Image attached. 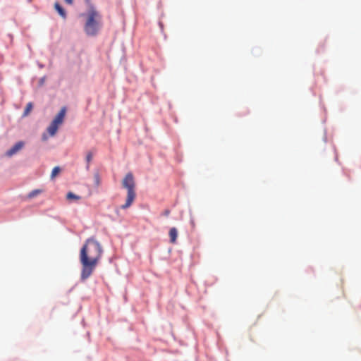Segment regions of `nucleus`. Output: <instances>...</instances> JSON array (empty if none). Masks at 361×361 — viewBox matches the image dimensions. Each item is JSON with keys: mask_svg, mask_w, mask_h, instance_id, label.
I'll list each match as a JSON object with an SVG mask.
<instances>
[{"mask_svg": "<svg viewBox=\"0 0 361 361\" xmlns=\"http://www.w3.org/2000/svg\"><path fill=\"white\" fill-rule=\"evenodd\" d=\"M42 192V190H39V189H37V190H34L32 191H31L27 197L28 198L31 199V198H33L35 197V196L38 195L39 194H40Z\"/></svg>", "mask_w": 361, "mask_h": 361, "instance_id": "obj_11", "label": "nucleus"}, {"mask_svg": "<svg viewBox=\"0 0 361 361\" xmlns=\"http://www.w3.org/2000/svg\"><path fill=\"white\" fill-rule=\"evenodd\" d=\"M123 188L127 190V197L126 203L121 205V209H126L131 206L134 202L136 193L135 191V182L132 173H128L122 180Z\"/></svg>", "mask_w": 361, "mask_h": 361, "instance_id": "obj_3", "label": "nucleus"}, {"mask_svg": "<svg viewBox=\"0 0 361 361\" xmlns=\"http://www.w3.org/2000/svg\"><path fill=\"white\" fill-rule=\"evenodd\" d=\"M169 214H170V211H169V209H166V210H165V211L164 212V214L165 216H169Z\"/></svg>", "mask_w": 361, "mask_h": 361, "instance_id": "obj_15", "label": "nucleus"}, {"mask_svg": "<svg viewBox=\"0 0 361 361\" xmlns=\"http://www.w3.org/2000/svg\"><path fill=\"white\" fill-rule=\"evenodd\" d=\"M32 109V104L29 102L27 104L25 111L23 112V116H27Z\"/></svg>", "mask_w": 361, "mask_h": 361, "instance_id": "obj_8", "label": "nucleus"}, {"mask_svg": "<svg viewBox=\"0 0 361 361\" xmlns=\"http://www.w3.org/2000/svg\"><path fill=\"white\" fill-rule=\"evenodd\" d=\"M170 237V242L173 244L176 243V239L178 237V231L175 227H173L170 229L169 233Z\"/></svg>", "mask_w": 361, "mask_h": 361, "instance_id": "obj_6", "label": "nucleus"}, {"mask_svg": "<svg viewBox=\"0 0 361 361\" xmlns=\"http://www.w3.org/2000/svg\"><path fill=\"white\" fill-rule=\"evenodd\" d=\"M94 180L96 186H99L100 185L101 179L99 173H95L94 175Z\"/></svg>", "mask_w": 361, "mask_h": 361, "instance_id": "obj_13", "label": "nucleus"}, {"mask_svg": "<svg viewBox=\"0 0 361 361\" xmlns=\"http://www.w3.org/2000/svg\"><path fill=\"white\" fill-rule=\"evenodd\" d=\"M25 142L23 141L16 142L11 149L6 151V155L8 157H11L20 151L23 148Z\"/></svg>", "mask_w": 361, "mask_h": 361, "instance_id": "obj_5", "label": "nucleus"}, {"mask_svg": "<svg viewBox=\"0 0 361 361\" xmlns=\"http://www.w3.org/2000/svg\"><path fill=\"white\" fill-rule=\"evenodd\" d=\"M93 155L94 154L91 151L87 152L86 154V161L87 163V168H89V165L93 159Z\"/></svg>", "mask_w": 361, "mask_h": 361, "instance_id": "obj_10", "label": "nucleus"}, {"mask_svg": "<svg viewBox=\"0 0 361 361\" xmlns=\"http://www.w3.org/2000/svg\"><path fill=\"white\" fill-rule=\"evenodd\" d=\"M66 113V108L62 107L58 114L55 116L49 126L47 128V132L51 136H54L58 130L59 126L63 122Z\"/></svg>", "mask_w": 361, "mask_h": 361, "instance_id": "obj_4", "label": "nucleus"}, {"mask_svg": "<svg viewBox=\"0 0 361 361\" xmlns=\"http://www.w3.org/2000/svg\"><path fill=\"white\" fill-rule=\"evenodd\" d=\"M54 8L56 11L59 13V14L63 18H66V13L65 10L62 8V6L59 3H55Z\"/></svg>", "mask_w": 361, "mask_h": 361, "instance_id": "obj_7", "label": "nucleus"}, {"mask_svg": "<svg viewBox=\"0 0 361 361\" xmlns=\"http://www.w3.org/2000/svg\"><path fill=\"white\" fill-rule=\"evenodd\" d=\"M86 17V21L84 25V30L87 35L94 36L97 34L102 26V16L95 8L87 10L86 14H82Z\"/></svg>", "mask_w": 361, "mask_h": 361, "instance_id": "obj_2", "label": "nucleus"}, {"mask_svg": "<svg viewBox=\"0 0 361 361\" xmlns=\"http://www.w3.org/2000/svg\"><path fill=\"white\" fill-rule=\"evenodd\" d=\"M66 198L69 200H78L80 199V197L75 195L74 193H73L71 192H69L66 195Z\"/></svg>", "mask_w": 361, "mask_h": 361, "instance_id": "obj_9", "label": "nucleus"}, {"mask_svg": "<svg viewBox=\"0 0 361 361\" xmlns=\"http://www.w3.org/2000/svg\"><path fill=\"white\" fill-rule=\"evenodd\" d=\"M85 1L88 7V10H91L92 8H95L92 3V0H85Z\"/></svg>", "mask_w": 361, "mask_h": 361, "instance_id": "obj_14", "label": "nucleus"}, {"mask_svg": "<svg viewBox=\"0 0 361 361\" xmlns=\"http://www.w3.org/2000/svg\"><path fill=\"white\" fill-rule=\"evenodd\" d=\"M66 3H67L68 4H73V0H65Z\"/></svg>", "mask_w": 361, "mask_h": 361, "instance_id": "obj_16", "label": "nucleus"}, {"mask_svg": "<svg viewBox=\"0 0 361 361\" xmlns=\"http://www.w3.org/2000/svg\"><path fill=\"white\" fill-rule=\"evenodd\" d=\"M102 252V247L98 241L94 238H89L85 241L80 252L82 281L86 280L92 274L101 259Z\"/></svg>", "mask_w": 361, "mask_h": 361, "instance_id": "obj_1", "label": "nucleus"}, {"mask_svg": "<svg viewBox=\"0 0 361 361\" xmlns=\"http://www.w3.org/2000/svg\"><path fill=\"white\" fill-rule=\"evenodd\" d=\"M61 171V169L59 166H55L51 171V178H54Z\"/></svg>", "mask_w": 361, "mask_h": 361, "instance_id": "obj_12", "label": "nucleus"}, {"mask_svg": "<svg viewBox=\"0 0 361 361\" xmlns=\"http://www.w3.org/2000/svg\"><path fill=\"white\" fill-rule=\"evenodd\" d=\"M47 139V137H46V135H43V140H46Z\"/></svg>", "mask_w": 361, "mask_h": 361, "instance_id": "obj_17", "label": "nucleus"}]
</instances>
